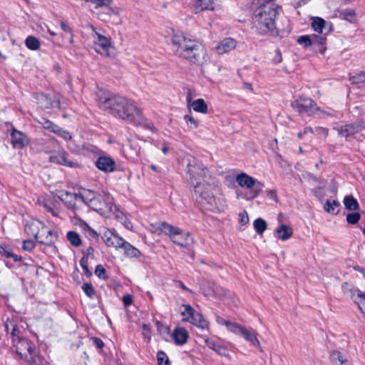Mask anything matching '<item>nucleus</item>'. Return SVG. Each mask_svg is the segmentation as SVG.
I'll list each match as a JSON object with an SVG mask.
<instances>
[{
	"label": "nucleus",
	"mask_w": 365,
	"mask_h": 365,
	"mask_svg": "<svg viewBox=\"0 0 365 365\" xmlns=\"http://www.w3.org/2000/svg\"><path fill=\"white\" fill-rule=\"evenodd\" d=\"M88 207L95 211L102 212L104 210V208L107 207V205L103 197L100 195H98L93 200V202L89 204Z\"/></svg>",
	"instance_id": "nucleus-27"
},
{
	"label": "nucleus",
	"mask_w": 365,
	"mask_h": 365,
	"mask_svg": "<svg viewBox=\"0 0 365 365\" xmlns=\"http://www.w3.org/2000/svg\"><path fill=\"white\" fill-rule=\"evenodd\" d=\"M91 340L92 341L93 345H95L98 349H102L104 346L103 341L99 338L92 337Z\"/></svg>",
	"instance_id": "nucleus-61"
},
{
	"label": "nucleus",
	"mask_w": 365,
	"mask_h": 365,
	"mask_svg": "<svg viewBox=\"0 0 365 365\" xmlns=\"http://www.w3.org/2000/svg\"><path fill=\"white\" fill-rule=\"evenodd\" d=\"M121 249L124 250L125 255L130 257H139L141 255L140 252L137 248L126 241H125Z\"/></svg>",
	"instance_id": "nucleus-29"
},
{
	"label": "nucleus",
	"mask_w": 365,
	"mask_h": 365,
	"mask_svg": "<svg viewBox=\"0 0 365 365\" xmlns=\"http://www.w3.org/2000/svg\"><path fill=\"white\" fill-rule=\"evenodd\" d=\"M61 28L64 32L69 34L71 37L73 36L72 29L66 23L61 21Z\"/></svg>",
	"instance_id": "nucleus-62"
},
{
	"label": "nucleus",
	"mask_w": 365,
	"mask_h": 365,
	"mask_svg": "<svg viewBox=\"0 0 365 365\" xmlns=\"http://www.w3.org/2000/svg\"><path fill=\"white\" fill-rule=\"evenodd\" d=\"M98 106L124 120L140 125L142 122L140 110L127 98L110 91L99 90L97 93Z\"/></svg>",
	"instance_id": "nucleus-1"
},
{
	"label": "nucleus",
	"mask_w": 365,
	"mask_h": 365,
	"mask_svg": "<svg viewBox=\"0 0 365 365\" xmlns=\"http://www.w3.org/2000/svg\"><path fill=\"white\" fill-rule=\"evenodd\" d=\"M125 241V240L122 237L113 234L111 242L108 245V247H114L117 249L121 248V247L124 245Z\"/></svg>",
	"instance_id": "nucleus-42"
},
{
	"label": "nucleus",
	"mask_w": 365,
	"mask_h": 365,
	"mask_svg": "<svg viewBox=\"0 0 365 365\" xmlns=\"http://www.w3.org/2000/svg\"><path fill=\"white\" fill-rule=\"evenodd\" d=\"M276 234L277 238L285 241L292 236L293 230L291 227L282 224L276 229Z\"/></svg>",
	"instance_id": "nucleus-22"
},
{
	"label": "nucleus",
	"mask_w": 365,
	"mask_h": 365,
	"mask_svg": "<svg viewBox=\"0 0 365 365\" xmlns=\"http://www.w3.org/2000/svg\"><path fill=\"white\" fill-rule=\"evenodd\" d=\"M5 326L8 332L11 329L13 347L15 349L16 353L28 364L41 365L43 358L36 354L34 346L28 339L16 336V332L18 329L12 322L6 323Z\"/></svg>",
	"instance_id": "nucleus-4"
},
{
	"label": "nucleus",
	"mask_w": 365,
	"mask_h": 365,
	"mask_svg": "<svg viewBox=\"0 0 365 365\" xmlns=\"http://www.w3.org/2000/svg\"><path fill=\"white\" fill-rule=\"evenodd\" d=\"M158 229L162 232L169 235L171 241L178 246L188 248L194 243V239L190 232H185L166 222H161Z\"/></svg>",
	"instance_id": "nucleus-6"
},
{
	"label": "nucleus",
	"mask_w": 365,
	"mask_h": 365,
	"mask_svg": "<svg viewBox=\"0 0 365 365\" xmlns=\"http://www.w3.org/2000/svg\"><path fill=\"white\" fill-rule=\"evenodd\" d=\"M173 338L176 344L182 345L187 342L188 332L183 327H178L173 333Z\"/></svg>",
	"instance_id": "nucleus-24"
},
{
	"label": "nucleus",
	"mask_w": 365,
	"mask_h": 365,
	"mask_svg": "<svg viewBox=\"0 0 365 365\" xmlns=\"http://www.w3.org/2000/svg\"><path fill=\"white\" fill-rule=\"evenodd\" d=\"M340 205V203L339 201L337 200H327L324 204V210L329 212V213H331V214H337L338 212H335V210L336 207H339Z\"/></svg>",
	"instance_id": "nucleus-37"
},
{
	"label": "nucleus",
	"mask_w": 365,
	"mask_h": 365,
	"mask_svg": "<svg viewBox=\"0 0 365 365\" xmlns=\"http://www.w3.org/2000/svg\"><path fill=\"white\" fill-rule=\"evenodd\" d=\"M86 257L87 260L89 257H91L92 259L94 258V249L91 247H88L86 250L83 251V257Z\"/></svg>",
	"instance_id": "nucleus-60"
},
{
	"label": "nucleus",
	"mask_w": 365,
	"mask_h": 365,
	"mask_svg": "<svg viewBox=\"0 0 365 365\" xmlns=\"http://www.w3.org/2000/svg\"><path fill=\"white\" fill-rule=\"evenodd\" d=\"M222 324L225 325L230 331L235 334L237 333V331L241 327V325L239 324L233 323L229 321H224Z\"/></svg>",
	"instance_id": "nucleus-48"
},
{
	"label": "nucleus",
	"mask_w": 365,
	"mask_h": 365,
	"mask_svg": "<svg viewBox=\"0 0 365 365\" xmlns=\"http://www.w3.org/2000/svg\"><path fill=\"white\" fill-rule=\"evenodd\" d=\"M344 204L346 209L349 210L355 211L359 208L357 200L351 195H348L344 197Z\"/></svg>",
	"instance_id": "nucleus-32"
},
{
	"label": "nucleus",
	"mask_w": 365,
	"mask_h": 365,
	"mask_svg": "<svg viewBox=\"0 0 365 365\" xmlns=\"http://www.w3.org/2000/svg\"><path fill=\"white\" fill-rule=\"evenodd\" d=\"M297 41L300 44H304L306 47L313 45L312 36H302L298 38Z\"/></svg>",
	"instance_id": "nucleus-52"
},
{
	"label": "nucleus",
	"mask_w": 365,
	"mask_h": 365,
	"mask_svg": "<svg viewBox=\"0 0 365 365\" xmlns=\"http://www.w3.org/2000/svg\"><path fill=\"white\" fill-rule=\"evenodd\" d=\"M205 342L206 345L210 349L214 350L218 354H220L221 356H226V357L229 356V354H228L227 349H226L225 346H224L222 345H220V344H217V342H215L213 340L210 339H205Z\"/></svg>",
	"instance_id": "nucleus-25"
},
{
	"label": "nucleus",
	"mask_w": 365,
	"mask_h": 365,
	"mask_svg": "<svg viewBox=\"0 0 365 365\" xmlns=\"http://www.w3.org/2000/svg\"><path fill=\"white\" fill-rule=\"evenodd\" d=\"M95 274L100 278L106 279L107 277L106 276V269L105 268L99 264L96 267Z\"/></svg>",
	"instance_id": "nucleus-58"
},
{
	"label": "nucleus",
	"mask_w": 365,
	"mask_h": 365,
	"mask_svg": "<svg viewBox=\"0 0 365 365\" xmlns=\"http://www.w3.org/2000/svg\"><path fill=\"white\" fill-rule=\"evenodd\" d=\"M86 2H91L96 4L97 7L108 6L110 5L113 0H84Z\"/></svg>",
	"instance_id": "nucleus-51"
},
{
	"label": "nucleus",
	"mask_w": 365,
	"mask_h": 365,
	"mask_svg": "<svg viewBox=\"0 0 365 365\" xmlns=\"http://www.w3.org/2000/svg\"><path fill=\"white\" fill-rule=\"evenodd\" d=\"M174 54L192 64L202 66L210 59L202 42L182 33L174 34L171 38Z\"/></svg>",
	"instance_id": "nucleus-2"
},
{
	"label": "nucleus",
	"mask_w": 365,
	"mask_h": 365,
	"mask_svg": "<svg viewBox=\"0 0 365 365\" xmlns=\"http://www.w3.org/2000/svg\"><path fill=\"white\" fill-rule=\"evenodd\" d=\"M25 44L30 50L36 51L39 48L40 41L37 38L29 36L26 38Z\"/></svg>",
	"instance_id": "nucleus-36"
},
{
	"label": "nucleus",
	"mask_w": 365,
	"mask_h": 365,
	"mask_svg": "<svg viewBox=\"0 0 365 365\" xmlns=\"http://www.w3.org/2000/svg\"><path fill=\"white\" fill-rule=\"evenodd\" d=\"M199 171L205 174L207 168L195 158L190 160L187 165V173L190 175V180H197V174Z\"/></svg>",
	"instance_id": "nucleus-14"
},
{
	"label": "nucleus",
	"mask_w": 365,
	"mask_h": 365,
	"mask_svg": "<svg viewBox=\"0 0 365 365\" xmlns=\"http://www.w3.org/2000/svg\"><path fill=\"white\" fill-rule=\"evenodd\" d=\"M57 239V235L43 223V228L39 231V233L36 240L42 245H51Z\"/></svg>",
	"instance_id": "nucleus-12"
},
{
	"label": "nucleus",
	"mask_w": 365,
	"mask_h": 365,
	"mask_svg": "<svg viewBox=\"0 0 365 365\" xmlns=\"http://www.w3.org/2000/svg\"><path fill=\"white\" fill-rule=\"evenodd\" d=\"M11 137L14 148H22L29 144L27 136L16 129L12 130Z\"/></svg>",
	"instance_id": "nucleus-17"
},
{
	"label": "nucleus",
	"mask_w": 365,
	"mask_h": 365,
	"mask_svg": "<svg viewBox=\"0 0 365 365\" xmlns=\"http://www.w3.org/2000/svg\"><path fill=\"white\" fill-rule=\"evenodd\" d=\"M56 134H57L58 135H59L60 137L63 138L65 140H70L72 138L71 135L68 131L65 130L61 128L59 130H58V132Z\"/></svg>",
	"instance_id": "nucleus-59"
},
{
	"label": "nucleus",
	"mask_w": 365,
	"mask_h": 365,
	"mask_svg": "<svg viewBox=\"0 0 365 365\" xmlns=\"http://www.w3.org/2000/svg\"><path fill=\"white\" fill-rule=\"evenodd\" d=\"M123 302L125 306L131 304L133 302L132 297L129 294L123 296Z\"/></svg>",
	"instance_id": "nucleus-64"
},
{
	"label": "nucleus",
	"mask_w": 365,
	"mask_h": 365,
	"mask_svg": "<svg viewBox=\"0 0 365 365\" xmlns=\"http://www.w3.org/2000/svg\"><path fill=\"white\" fill-rule=\"evenodd\" d=\"M95 164L98 169L106 173L113 172L115 169V162L109 156H100Z\"/></svg>",
	"instance_id": "nucleus-16"
},
{
	"label": "nucleus",
	"mask_w": 365,
	"mask_h": 365,
	"mask_svg": "<svg viewBox=\"0 0 365 365\" xmlns=\"http://www.w3.org/2000/svg\"><path fill=\"white\" fill-rule=\"evenodd\" d=\"M195 12L203 10H215L214 3L212 0H197L194 4Z\"/></svg>",
	"instance_id": "nucleus-26"
},
{
	"label": "nucleus",
	"mask_w": 365,
	"mask_h": 365,
	"mask_svg": "<svg viewBox=\"0 0 365 365\" xmlns=\"http://www.w3.org/2000/svg\"><path fill=\"white\" fill-rule=\"evenodd\" d=\"M143 338L147 341V342H149L150 340V329L148 324H144L143 325Z\"/></svg>",
	"instance_id": "nucleus-54"
},
{
	"label": "nucleus",
	"mask_w": 365,
	"mask_h": 365,
	"mask_svg": "<svg viewBox=\"0 0 365 365\" xmlns=\"http://www.w3.org/2000/svg\"><path fill=\"white\" fill-rule=\"evenodd\" d=\"M330 359L334 365H348L346 357L339 351H332Z\"/></svg>",
	"instance_id": "nucleus-28"
},
{
	"label": "nucleus",
	"mask_w": 365,
	"mask_h": 365,
	"mask_svg": "<svg viewBox=\"0 0 365 365\" xmlns=\"http://www.w3.org/2000/svg\"><path fill=\"white\" fill-rule=\"evenodd\" d=\"M0 254L7 258H12L15 262H20L21 257L12 253L11 250L7 247L0 246Z\"/></svg>",
	"instance_id": "nucleus-34"
},
{
	"label": "nucleus",
	"mask_w": 365,
	"mask_h": 365,
	"mask_svg": "<svg viewBox=\"0 0 365 365\" xmlns=\"http://www.w3.org/2000/svg\"><path fill=\"white\" fill-rule=\"evenodd\" d=\"M236 182L239 186L250 190L245 193V197L247 200H252L256 198L263 188V184L250 176L245 173H241L236 176Z\"/></svg>",
	"instance_id": "nucleus-7"
},
{
	"label": "nucleus",
	"mask_w": 365,
	"mask_h": 365,
	"mask_svg": "<svg viewBox=\"0 0 365 365\" xmlns=\"http://www.w3.org/2000/svg\"><path fill=\"white\" fill-rule=\"evenodd\" d=\"M312 46H319L322 48H319V50L323 52L324 50V48L323 47L326 38L324 36L322 35H312Z\"/></svg>",
	"instance_id": "nucleus-41"
},
{
	"label": "nucleus",
	"mask_w": 365,
	"mask_h": 365,
	"mask_svg": "<svg viewBox=\"0 0 365 365\" xmlns=\"http://www.w3.org/2000/svg\"><path fill=\"white\" fill-rule=\"evenodd\" d=\"M253 226L256 232L262 235L266 230L267 224L262 218H257L254 221Z\"/></svg>",
	"instance_id": "nucleus-35"
},
{
	"label": "nucleus",
	"mask_w": 365,
	"mask_h": 365,
	"mask_svg": "<svg viewBox=\"0 0 365 365\" xmlns=\"http://www.w3.org/2000/svg\"><path fill=\"white\" fill-rule=\"evenodd\" d=\"M84 293L90 298H93L96 295V292L93 289V287L91 283H84L81 287Z\"/></svg>",
	"instance_id": "nucleus-43"
},
{
	"label": "nucleus",
	"mask_w": 365,
	"mask_h": 365,
	"mask_svg": "<svg viewBox=\"0 0 365 365\" xmlns=\"http://www.w3.org/2000/svg\"><path fill=\"white\" fill-rule=\"evenodd\" d=\"M184 310L181 311V315L183 317L182 321L189 322L190 317L194 314V309L189 304H183Z\"/></svg>",
	"instance_id": "nucleus-39"
},
{
	"label": "nucleus",
	"mask_w": 365,
	"mask_h": 365,
	"mask_svg": "<svg viewBox=\"0 0 365 365\" xmlns=\"http://www.w3.org/2000/svg\"><path fill=\"white\" fill-rule=\"evenodd\" d=\"M81 227L88 237L95 239L98 237L97 232L91 227H89L86 223L81 225Z\"/></svg>",
	"instance_id": "nucleus-46"
},
{
	"label": "nucleus",
	"mask_w": 365,
	"mask_h": 365,
	"mask_svg": "<svg viewBox=\"0 0 365 365\" xmlns=\"http://www.w3.org/2000/svg\"><path fill=\"white\" fill-rule=\"evenodd\" d=\"M89 27L93 31L92 38H93L96 51L101 55L109 56V49L111 46L110 40L100 34L93 25H89Z\"/></svg>",
	"instance_id": "nucleus-9"
},
{
	"label": "nucleus",
	"mask_w": 365,
	"mask_h": 365,
	"mask_svg": "<svg viewBox=\"0 0 365 365\" xmlns=\"http://www.w3.org/2000/svg\"><path fill=\"white\" fill-rule=\"evenodd\" d=\"M236 334H240L246 341H249L252 346L260 348V343L257 339V333L252 329H247L241 326Z\"/></svg>",
	"instance_id": "nucleus-15"
},
{
	"label": "nucleus",
	"mask_w": 365,
	"mask_h": 365,
	"mask_svg": "<svg viewBox=\"0 0 365 365\" xmlns=\"http://www.w3.org/2000/svg\"><path fill=\"white\" fill-rule=\"evenodd\" d=\"M239 222L242 225H245L249 222V216L246 211L241 212L239 214Z\"/></svg>",
	"instance_id": "nucleus-56"
},
{
	"label": "nucleus",
	"mask_w": 365,
	"mask_h": 365,
	"mask_svg": "<svg viewBox=\"0 0 365 365\" xmlns=\"http://www.w3.org/2000/svg\"><path fill=\"white\" fill-rule=\"evenodd\" d=\"M350 80L353 83L356 84L365 82V72H361L351 77Z\"/></svg>",
	"instance_id": "nucleus-50"
},
{
	"label": "nucleus",
	"mask_w": 365,
	"mask_h": 365,
	"mask_svg": "<svg viewBox=\"0 0 365 365\" xmlns=\"http://www.w3.org/2000/svg\"><path fill=\"white\" fill-rule=\"evenodd\" d=\"M43 228V222L38 220H31L25 225V232L35 237H37L40 230Z\"/></svg>",
	"instance_id": "nucleus-19"
},
{
	"label": "nucleus",
	"mask_w": 365,
	"mask_h": 365,
	"mask_svg": "<svg viewBox=\"0 0 365 365\" xmlns=\"http://www.w3.org/2000/svg\"><path fill=\"white\" fill-rule=\"evenodd\" d=\"M184 120L187 123V127L190 129L194 130L198 128L199 123L194 118L190 115H186L184 116Z\"/></svg>",
	"instance_id": "nucleus-44"
},
{
	"label": "nucleus",
	"mask_w": 365,
	"mask_h": 365,
	"mask_svg": "<svg viewBox=\"0 0 365 365\" xmlns=\"http://www.w3.org/2000/svg\"><path fill=\"white\" fill-rule=\"evenodd\" d=\"M196 200L205 209L211 211H221L225 205L224 201L217 195L219 190L210 184L197 183L195 186Z\"/></svg>",
	"instance_id": "nucleus-5"
},
{
	"label": "nucleus",
	"mask_w": 365,
	"mask_h": 365,
	"mask_svg": "<svg viewBox=\"0 0 365 365\" xmlns=\"http://www.w3.org/2000/svg\"><path fill=\"white\" fill-rule=\"evenodd\" d=\"M192 109L197 113L205 114L207 113V105L202 98L194 101L191 104Z\"/></svg>",
	"instance_id": "nucleus-30"
},
{
	"label": "nucleus",
	"mask_w": 365,
	"mask_h": 365,
	"mask_svg": "<svg viewBox=\"0 0 365 365\" xmlns=\"http://www.w3.org/2000/svg\"><path fill=\"white\" fill-rule=\"evenodd\" d=\"M253 15L254 28L259 35H273L275 33V19L279 6L273 0H262Z\"/></svg>",
	"instance_id": "nucleus-3"
},
{
	"label": "nucleus",
	"mask_w": 365,
	"mask_h": 365,
	"mask_svg": "<svg viewBox=\"0 0 365 365\" xmlns=\"http://www.w3.org/2000/svg\"><path fill=\"white\" fill-rule=\"evenodd\" d=\"M341 16L345 20L353 22L355 19L356 13L352 9H346L341 13Z\"/></svg>",
	"instance_id": "nucleus-45"
},
{
	"label": "nucleus",
	"mask_w": 365,
	"mask_h": 365,
	"mask_svg": "<svg viewBox=\"0 0 365 365\" xmlns=\"http://www.w3.org/2000/svg\"><path fill=\"white\" fill-rule=\"evenodd\" d=\"M325 23L326 22L323 19L319 18V17H316L315 19H314V20L312 23V26L314 31L322 34L323 29L324 27Z\"/></svg>",
	"instance_id": "nucleus-40"
},
{
	"label": "nucleus",
	"mask_w": 365,
	"mask_h": 365,
	"mask_svg": "<svg viewBox=\"0 0 365 365\" xmlns=\"http://www.w3.org/2000/svg\"><path fill=\"white\" fill-rule=\"evenodd\" d=\"M37 103L43 109H48L53 107L60 108V103L58 101L56 102L53 101L48 96L43 93H38L36 96Z\"/></svg>",
	"instance_id": "nucleus-18"
},
{
	"label": "nucleus",
	"mask_w": 365,
	"mask_h": 365,
	"mask_svg": "<svg viewBox=\"0 0 365 365\" xmlns=\"http://www.w3.org/2000/svg\"><path fill=\"white\" fill-rule=\"evenodd\" d=\"M157 359L159 365H168V357L163 351H158Z\"/></svg>",
	"instance_id": "nucleus-49"
},
{
	"label": "nucleus",
	"mask_w": 365,
	"mask_h": 365,
	"mask_svg": "<svg viewBox=\"0 0 365 365\" xmlns=\"http://www.w3.org/2000/svg\"><path fill=\"white\" fill-rule=\"evenodd\" d=\"M80 264L82 267V269H83L85 274L90 276L91 274V273L88 269L87 258L82 257L80 260Z\"/></svg>",
	"instance_id": "nucleus-55"
},
{
	"label": "nucleus",
	"mask_w": 365,
	"mask_h": 365,
	"mask_svg": "<svg viewBox=\"0 0 365 365\" xmlns=\"http://www.w3.org/2000/svg\"><path fill=\"white\" fill-rule=\"evenodd\" d=\"M361 219V215L359 212H351L346 215V221L348 223L355 225Z\"/></svg>",
	"instance_id": "nucleus-47"
},
{
	"label": "nucleus",
	"mask_w": 365,
	"mask_h": 365,
	"mask_svg": "<svg viewBox=\"0 0 365 365\" xmlns=\"http://www.w3.org/2000/svg\"><path fill=\"white\" fill-rule=\"evenodd\" d=\"M361 128L359 123L348 124L339 128L338 132L341 135L348 137L359 132Z\"/></svg>",
	"instance_id": "nucleus-20"
},
{
	"label": "nucleus",
	"mask_w": 365,
	"mask_h": 365,
	"mask_svg": "<svg viewBox=\"0 0 365 365\" xmlns=\"http://www.w3.org/2000/svg\"><path fill=\"white\" fill-rule=\"evenodd\" d=\"M98 195V194H96L91 190H85L83 193L81 194L80 197L88 206Z\"/></svg>",
	"instance_id": "nucleus-38"
},
{
	"label": "nucleus",
	"mask_w": 365,
	"mask_h": 365,
	"mask_svg": "<svg viewBox=\"0 0 365 365\" xmlns=\"http://www.w3.org/2000/svg\"><path fill=\"white\" fill-rule=\"evenodd\" d=\"M237 46V41L232 38H225L215 46V51L218 55H223L234 50Z\"/></svg>",
	"instance_id": "nucleus-13"
},
{
	"label": "nucleus",
	"mask_w": 365,
	"mask_h": 365,
	"mask_svg": "<svg viewBox=\"0 0 365 365\" xmlns=\"http://www.w3.org/2000/svg\"><path fill=\"white\" fill-rule=\"evenodd\" d=\"M35 242L31 240H24L22 248L25 251H31L35 248Z\"/></svg>",
	"instance_id": "nucleus-53"
},
{
	"label": "nucleus",
	"mask_w": 365,
	"mask_h": 365,
	"mask_svg": "<svg viewBox=\"0 0 365 365\" xmlns=\"http://www.w3.org/2000/svg\"><path fill=\"white\" fill-rule=\"evenodd\" d=\"M209 290H203L204 295L207 297L215 296L216 297H222L225 295L226 291L220 286L215 284H208Z\"/></svg>",
	"instance_id": "nucleus-23"
},
{
	"label": "nucleus",
	"mask_w": 365,
	"mask_h": 365,
	"mask_svg": "<svg viewBox=\"0 0 365 365\" xmlns=\"http://www.w3.org/2000/svg\"><path fill=\"white\" fill-rule=\"evenodd\" d=\"M66 237L70 244L74 247H79L81 245L80 235L75 231H68Z\"/></svg>",
	"instance_id": "nucleus-33"
},
{
	"label": "nucleus",
	"mask_w": 365,
	"mask_h": 365,
	"mask_svg": "<svg viewBox=\"0 0 365 365\" xmlns=\"http://www.w3.org/2000/svg\"><path fill=\"white\" fill-rule=\"evenodd\" d=\"M189 322L201 329H207L209 327V322L203 318L200 313L195 311H194V314L190 317Z\"/></svg>",
	"instance_id": "nucleus-21"
},
{
	"label": "nucleus",
	"mask_w": 365,
	"mask_h": 365,
	"mask_svg": "<svg viewBox=\"0 0 365 365\" xmlns=\"http://www.w3.org/2000/svg\"><path fill=\"white\" fill-rule=\"evenodd\" d=\"M113 236V233L108 230H106L103 232L102 239H103V242L107 245V246H108V245L111 242V239H112Z\"/></svg>",
	"instance_id": "nucleus-57"
},
{
	"label": "nucleus",
	"mask_w": 365,
	"mask_h": 365,
	"mask_svg": "<svg viewBox=\"0 0 365 365\" xmlns=\"http://www.w3.org/2000/svg\"><path fill=\"white\" fill-rule=\"evenodd\" d=\"M292 106L300 114L311 115L317 110L316 103L310 98L301 96L292 103Z\"/></svg>",
	"instance_id": "nucleus-8"
},
{
	"label": "nucleus",
	"mask_w": 365,
	"mask_h": 365,
	"mask_svg": "<svg viewBox=\"0 0 365 365\" xmlns=\"http://www.w3.org/2000/svg\"><path fill=\"white\" fill-rule=\"evenodd\" d=\"M68 155V153L64 150L52 152L49 156V161L70 168L78 167V163L69 160Z\"/></svg>",
	"instance_id": "nucleus-11"
},
{
	"label": "nucleus",
	"mask_w": 365,
	"mask_h": 365,
	"mask_svg": "<svg viewBox=\"0 0 365 365\" xmlns=\"http://www.w3.org/2000/svg\"><path fill=\"white\" fill-rule=\"evenodd\" d=\"M37 203L43 207L47 212L53 217H60V205L53 197H41L38 199Z\"/></svg>",
	"instance_id": "nucleus-10"
},
{
	"label": "nucleus",
	"mask_w": 365,
	"mask_h": 365,
	"mask_svg": "<svg viewBox=\"0 0 365 365\" xmlns=\"http://www.w3.org/2000/svg\"><path fill=\"white\" fill-rule=\"evenodd\" d=\"M351 297L358 304V307L361 312L365 317V299H360L357 295V292H361L359 289H350Z\"/></svg>",
	"instance_id": "nucleus-31"
},
{
	"label": "nucleus",
	"mask_w": 365,
	"mask_h": 365,
	"mask_svg": "<svg viewBox=\"0 0 365 365\" xmlns=\"http://www.w3.org/2000/svg\"><path fill=\"white\" fill-rule=\"evenodd\" d=\"M41 123L42 124L43 127L47 130H51V127L53 125V123L51 122L50 120L43 118L42 121H41Z\"/></svg>",
	"instance_id": "nucleus-63"
}]
</instances>
